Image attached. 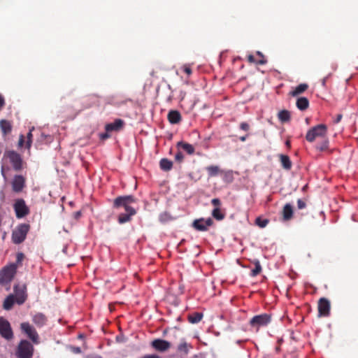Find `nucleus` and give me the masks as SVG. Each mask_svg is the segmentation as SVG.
<instances>
[{"instance_id": "f257e3e1", "label": "nucleus", "mask_w": 358, "mask_h": 358, "mask_svg": "<svg viewBox=\"0 0 358 358\" xmlns=\"http://www.w3.org/2000/svg\"><path fill=\"white\" fill-rule=\"evenodd\" d=\"M136 202V199L132 195L120 196L113 201V207L115 209L124 208V213L119 214L117 221L120 224H124L131 220L132 216L136 214V210L131 206Z\"/></svg>"}, {"instance_id": "f03ea898", "label": "nucleus", "mask_w": 358, "mask_h": 358, "mask_svg": "<svg viewBox=\"0 0 358 358\" xmlns=\"http://www.w3.org/2000/svg\"><path fill=\"white\" fill-rule=\"evenodd\" d=\"M16 273V266L10 264L3 267L0 271V285L10 289V282Z\"/></svg>"}, {"instance_id": "7ed1b4c3", "label": "nucleus", "mask_w": 358, "mask_h": 358, "mask_svg": "<svg viewBox=\"0 0 358 358\" xmlns=\"http://www.w3.org/2000/svg\"><path fill=\"white\" fill-rule=\"evenodd\" d=\"M327 135V127L324 124H318L309 129L306 135L308 142H313L317 138H324Z\"/></svg>"}, {"instance_id": "20e7f679", "label": "nucleus", "mask_w": 358, "mask_h": 358, "mask_svg": "<svg viewBox=\"0 0 358 358\" xmlns=\"http://www.w3.org/2000/svg\"><path fill=\"white\" fill-rule=\"evenodd\" d=\"M30 229V225L27 223H23L17 225L12 233V241L15 244L22 243L27 237V235Z\"/></svg>"}, {"instance_id": "39448f33", "label": "nucleus", "mask_w": 358, "mask_h": 358, "mask_svg": "<svg viewBox=\"0 0 358 358\" xmlns=\"http://www.w3.org/2000/svg\"><path fill=\"white\" fill-rule=\"evenodd\" d=\"M34 347L27 340H22L20 342L17 350V356L18 358H31L33 355Z\"/></svg>"}, {"instance_id": "423d86ee", "label": "nucleus", "mask_w": 358, "mask_h": 358, "mask_svg": "<svg viewBox=\"0 0 358 358\" xmlns=\"http://www.w3.org/2000/svg\"><path fill=\"white\" fill-rule=\"evenodd\" d=\"M271 321V316L269 314L264 313L254 316L250 320V325L257 330L262 327L268 325Z\"/></svg>"}, {"instance_id": "0eeeda50", "label": "nucleus", "mask_w": 358, "mask_h": 358, "mask_svg": "<svg viewBox=\"0 0 358 358\" xmlns=\"http://www.w3.org/2000/svg\"><path fill=\"white\" fill-rule=\"evenodd\" d=\"M20 329L34 344L39 343V336L36 329L29 322L21 323Z\"/></svg>"}, {"instance_id": "6e6552de", "label": "nucleus", "mask_w": 358, "mask_h": 358, "mask_svg": "<svg viewBox=\"0 0 358 358\" xmlns=\"http://www.w3.org/2000/svg\"><path fill=\"white\" fill-rule=\"evenodd\" d=\"M4 157L9 159L14 170L18 171L22 169L23 161L20 154L13 150L7 151L4 153Z\"/></svg>"}, {"instance_id": "1a4fd4ad", "label": "nucleus", "mask_w": 358, "mask_h": 358, "mask_svg": "<svg viewBox=\"0 0 358 358\" xmlns=\"http://www.w3.org/2000/svg\"><path fill=\"white\" fill-rule=\"evenodd\" d=\"M13 208L17 218H22L29 213V209L22 199L16 200Z\"/></svg>"}, {"instance_id": "9d476101", "label": "nucleus", "mask_w": 358, "mask_h": 358, "mask_svg": "<svg viewBox=\"0 0 358 358\" xmlns=\"http://www.w3.org/2000/svg\"><path fill=\"white\" fill-rule=\"evenodd\" d=\"M0 334L6 340H10L13 337V332L9 322L3 317H0Z\"/></svg>"}, {"instance_id": "9b49d317", "label": "nucleus", "mask_w": 358, "mask_h": 358, "mask_svg": "<svg viewBox=\"0 0 358 358\" xmlns=\"http://www.w3.org/2000/svg\"><path fill=\"white\" fill-rule=\"evenodd\" d=\"M213 220L208 217V219L200 218L195 220L192 223V227L197 231H206L208 227L212 226Z\"/></svg>"}, {"instance_id": "f8f14e48", "label": "nucleus", "mask_w": 358, "mask_h": 358, "mask_svg": "<svg viewBox=\"0 0 358 358\" xmlns=\"http://www.w3.org/2000/svg\"><path fill=\"white\" fill-rule=\"evenodd\" d=\"M151 346L158 352H166L171 348V343L157 338L152 341Z\"/></svg>"}, {"instance_id": "ddd939ff", "label": "nucleus", "mask_w": 358, "mask_h": 358, "mask_svg": "<svg viewBox=\"0 0 358 358\" xmlns=\"http://www.w3.org/2000/svg\"><path fill=\"white\" fill-rule=\"evenodd\" d=\"M318 312L320 316H329L330 312V302L326 298H321L318 301Z\"/></svg>"}, {"instance_id": "4468645a", "label": "nucleus", "mask_w": 358, "mask_h": 358, "mask_svg": "<svg viewBox=\"0 0 358 358\" xmlns=\"http://www.w3.org/2000/svg\"><path fill=\"white\" fill-rule=\"evenodd\" d=\"M25 186V178L21 175L14 177L12 182V188L15 192H20Z\"/></svg>"}, {"instance_id": "2eb2a0df", "label": "nucleus", "mask_w": 358, "mask_h": 358, "mask_svg": "<svg viewBox=\"0 0 358 358\" xmlns=\"http://www.w3.org/2000/svg\"><path fill=\"white\" fill-rule=\"evenodd\" d=\"M25 289V286H23V287L22 288H20L17 285H15L14 287V292L15 294V301L19 305L24 303L27 299Z\"/></svg>"}, {"instance_id": "dca6fc26", "label": "nucleus", "mask_w": 358, "mask_h": 358, "mask_svg": "<svg viewBox=\"0 0 358 358\" xmlns=\"http://www.w3.org/2000/svg\"><path fill=\"white\" fill-rule=\"evenodd\" d=\"M124 124V122L122 120L116 119L113 122L107 124L105 126V129L107 132L117 131L122 129Z\"/></svg>"}, {"instance_id": "f3484780", "label": "nucleus", "mask_w": 358, "mask_h": 358, "mask_svg": "<svg viewBox=\"0 0 358 358\" xmlns=\"http://www.w3.org/2000/svg\"><path fill=\"white\" fill-rule=\"evenodd\" d=\"M32 322L38 328L45 326L48 322V317L42 313H37L32 317Z\"/></svg>"}, {"instance_id": "a211bd4d", "label": "nucleus", "mask_w": 358, "mask_h": 358, "mask_svg": "<svg viewBox=\"0 0 358 358\" xmlns=\"http://www.w3.org/2000/svg\"><path fill=\"white\" fill-rule=\"evenodd\" d=\"M293 208L290 203H286L282 210V219L283 221H289L293 217Z\"/></svg>"}, {"instance_id": "6ab92c4d", "label": "nucleus", "mask_w": 358, "mask_h": 358, "mask_svg": "<svg viewBox=\"0 0 358 358\" xmlns=\"http://www.w3.org/2000/svg\"><path fill=\"white\" fill-rule=\"evenodd\" d=\"M308 88V85L306 83L299 84L295 87H292V90L288 93L289 96L296 97L299 96L306 92Z\"/></svg>"}, {"instance_id": "aec40b11", "label": "nucleus", "mask_w": 358, "mask_h": 358, "mask_svg": "<svg viewBox=\"0 0 358 358\" xmlns=\"http://www.w3.org/2000/svg\"><path fill=\"white\" fill-rule=\"evenodd\" d=\"M168 120L171 124H178L182 120V117L179 111L176 110H170L167 115Z\"/></svg>"}, {"instance_id": "412c9836", "label": "nucleus", "mask_w": 358, "mask_h": 358, "mask_svg": "<svg viewBox=\"0 0 358 358\" xmlns=\"http://www.w3.org/2000/svg\"><path fill=\"white\" fill-rule=\"evenodd\" d=\"M177 148L179 149H182L185 152H186L188 155H192L194 153V148L192 145L184 142L179 141L177 143Z\"/></svg>"}, {"instance_id": "4be33fe9", "label": "nucleus", "mask_w": 358, "mask_h": 358, "mask_svg": "<svg viewBox=\"0 0 358 358\" xmlns=\"http://www.w3.org/2000/svg\"><path fill=\"white\" fill-rule=\"evenodd\" d=\"M296 107L300 110H306L309 107V101L306 97H299L296 102Z\"/></svg>"}, {"instance_id": "5701e85b", "label": "nucleus", "mask_w": 358, "mask_h": 358, "mask_svg": "<svg viewBox=\"0 0 358 358\" xmlns=\"http://www.w3.org/2000/svg\"><path fill=\"white\" fill-rule=\"evenodd\" d=\"M0 127L3 136H6L10 134L12 130V125L10 122L6 120H2L0 121Z\"/></svg>"}, {"instance_id": "b1692460", "label": "nucleus", "mask_w": 358, "mask_h": 358, "mask_svg": "<svg viewBox=\"0 0 358 358\" xmlns=\"http://www.w3.org/2000/svg\"><path fill=\"white\" fill-rule=\"evenodd\" d=\"M159 167L164 171H169L173 168V162L166 158H162L159 161Z\"/></svg>"}, {"instance_id": "393cba45", "label": "nucleus", "mask_w": 358, "mask_h": 358, "mask_svg": "<svg viewBox=\"0 0 358 358\" xmlns=\"http://www.w3.org/2000/svg\"><path fill=\"white\" fill-rule=\"evenodd\" d=\"M281 165L283 169L286 170H290L292 166V162L289 157L285 155H280L279 156Z\"/></svg>"}, {"instance_id": "a878e982", "label": "nucleus", "mask_w": 358, "mask_h": 358, "mask_svg": "<svg viewBox=\"0 0 358 358\" xmlns=\"http://www.w3.org/2000/svg\"><path fill=\"white\" fill-rule=\"evenodd\" d=\"M329 138L327 135L324 138H322V141L320 143H319L316 145L315 148H316V150H317L320 152L326 151L329 149Z\"/></svg>"}, {"instance_id": "bb28decb", "label": "nucleus", "mask_w": 358, "mask_h": 358, "mask_svg": "<svg viewBox=\"0 0 358 358\" xmlns=\"http://www.w3.org/2000/svg\"><path fill=\"white\" fill-rule=\"evenodd\" d=\"M209 177H215L222 172L218 166H209L206 168Z\"/></svg>"}, {"instance_id": "cd10ccee", "label": "nucleus", "mask_w": 358, "mask_h": 358, "mask_svg": "<svg viewBox=\"0 0 358 358\" xmlns=\"http://www.w3.org/2000/svg\"><path fill=\"white\" fill-rule=\"evenodd\" d=\"M203 318V314L199 312H194L188 315V321L192 324L198 323Z\"/></svg>"}, {"instance_id": "c85d7f7f", "label": "nucleus", "mask_w": 358, "mask_h": 358, "mask_svg": "<svg viewBox=\"0 0 358 358\" xmlns=\"http://www.w3.org/2000/svg\"><path fill=\"white\" fill-rule=\"evenodd\" d=\"M14 303H15L14 296L13 294H10L5 299V300L3 301V307L5 310H10L13 308Z\"/></svg>"}, {"instance_id": "c756f323", "label": "nucleus", "mask_w": 358, "mask_h": 358, "mask_svg": "<svg viewBox=\"0 0 358 358\" xmlns=\"http://www.w3.org/2000/svg\"><path fill=\"white\" fill-rule=\"evenodd\" d=\"M278 117L282 122H288L290 120V113L287 110H282L278 113Z\"/></svg>"}, {"instance_id": "7c9ffc66", "label": "nucleus", "mask_w": 358, "mask_h": 358, "mask_svg": "<svg viewBox=\"0 0 358 358\" xmlns=\"http://www.w3.org/2000/svg\"><path fill=\"white\" fill-rule=\"evenodd\" d=\"M255 268L251 271L250 275L252 277L257 276L262 272V266L259 260L254 261Z\"/></svg>"}, {"instance_id": "2f4dec72", "label": "nucleus", "mask_w": 358, "mask_h": 358, "mask_svg": "<svg viewBox=\"0 0 358 358\" xmlns=\"http://www.w3.org/2000/svg\"><path fill=\"white\" fill-rule=\"evenodd\" d=\"M213 217L217 220H222L224 218V214L222 213L220 208H215L212 211Z\"/></svg>"}, {"instance_id": "473e14b6", "label": "nucleus", "mask_w": 358, "mask_h": 358, "mask_svg": "<svg viewBox=\"0 0 358 358\" xmlns=\"http://www.w3.org/2000/svg\"><path fill=\"white\" fill-rule=\"evenodd\" d=\"M189 347L190 345H189L186 342L183 341L178 345V351L179 352L187 355L188 353Z\"/></svg>"}, {"instance_id": "72a5a7b5", "label": "nucleus", "mask_w": 358, "mask_h": 358, "mask_svg": "<svg viewBox=\"0 0 358 358\" xmlns=\"http://www.w3.org/2000/svg\"><path fill=\"white\" fill-rule=\"evenodd\" d=\"M269 221L267 219H262L260 217H258L255 220V224L261 228L265 227Z\"/></svg>"}, {"instance_id": "f704fd0d", "label": "nucleus", "mask_w": 358, "mask_h": 358, "mask_svg": "<svg viewBox=\"0 0 358 358\" xmlns=\"http://www.w3.org/2000/svg\"><path fill=\"white\" fill-rule=\"evenodd\" d=\"M34 128L33 127L31 129L29 130V133L27 134V143H26V147L27 149H30L31 146V143H32V130H34Z\"/></svg>"}, {"instance_id": "c9c22d12", "label": "nucleus", "mask_w": 358, "mask_h": 358, "mask_svg": "<svg viewBox=\"0 0 358 358\" xmlns=\"http://www.w3.org/2000/svg\"><path fill=\"white\" fill-rule=\"evenodd\" d=\"M257 55L259 56V59L257 61V64H264L266 63V60L264 59L263 54L260 52H257Z\"/></svg>"}, {"instance_id": "e433bc0d", "label": "nucleus", "mask_w": 358, "mask_h": 358, "mask_svg": "<svg viewBox=\"0 0 358 358\" xmlns=\"http://www.w3.org/2000/svg\"><path fill=\"white\" fill-rule=\"evenodd\" d=\"M183 159H184L183 154L180 151H178L175 156L176 161L179 163H181L183 161Z\"/></svg>"}, {"instance_id": "4c0bfd02", "label": "nucleus", "mask_w": 358, "mask_h": 358, "mask_svg": "<svg viewBox=\"0 0 358 358\" xmlns=\"http://www.w3.org/2000/svg\"><path fill=\"white\" fill-rule=\"evenodd\" d=\"M306 203L304 201L300 199L297 200V207L299 209H303L306 208Z\"/></svg>"}, {"instance_id": "58836bf2", "label": "nucleus", "mask_w": 358, "mask_h": 358, "mask_svg": "<svg viewBox=\"0 0 358 358\" xmlns=\"http://www.w3.org/2000/svg\"><path fill=\"white\" fill-rule=\"evenodd\" d=\"M240 129L245 131H248L250 129V125L247 122H241L240 124Z\"/></svg>"}, {"instance_id": "ea45409f", "label": "nucleus", "mask_w": 358, "mask_h": 358, "mask_svg": "<svg viewBox=\"0 0 358 358\" xmlns=\"http://www.w3.org/2000/svg\"><path fill=\"white\" fill-rule=\"evenodd\" d=\"M182 71L187 73L188 76H189L192 73V69L189 65H184L182 66Z\"/></svg>"}, {"instance_id": "a19ab883", "label": "nucleus", "mask_w": 358, "mask_h": 358, "mask_svg": "<svg viewBox=\"0 0 358 358\" xmlns=\"http://www.w3.org/2000/svg\"><path fill=\"white\" fill-rule=\"evenodd\" d=\"M211 203L216 208H219V206L221 205V201L219 199L215 198L212 199Z\"/></svg>"}, {"instance_id": "79ce46f5", "label": "nucleus", "mask_w": 358, "mask_h": 358, "mask_svg": "<svg viewBox=\"0 0 358 358\" xmlns=\"http://www.w3.org/2000/svg\"><path fill=\"white\" fill-rule=\"evenodd\" d=\"M5 104L4 97L0 94V110L3 108Z\"/></svg>"}, {"instance_id": "37998d69", "label": "nucleus", "mask_w": 358, "mask_h": 358, "mask_svg": "<svg viewBox=\"0 0 358 358\" xmlns=\"http://www.w3.org/2000/svg\"><path fill=\"white\" fill-rule=\"evenodd\" d=\"M24 142V137L23 135L20 136L19 141H18V146L22 147Z\"/></svg>"}, {"instance_id": "c03bdc74", "label": "nucleus", "mask_w": 358, "mask_h": 358, "mask_svg": "<svg viewBox=\"0 0 358 358\" xmlns=\"http://www.w3.org/2000/svg\"><path fill=\"white\" fill-rule=\"evenodd\" d=\"M109 137H110V135L108 134V132H107L106 131L105 133H103V134H100V138L102 139V140L107 139Z\"/></svg>"}, {"instance_id": "a18cd8bd", "label": "nucleus", "mask_w": 358, "mask_h": 358, "mask_svg": "<svg viewBox=\"0 0 358 358\" xmlns=\"http://www.w3.org/2000/svg\"><path fill=\"white\" fill-rule=\"evenodd\" d=\"M248 60L249 62L250 63H256L257 64V61L255 59V57L252 55H250L248 57Z\"/></svg>"}, {"instance_id": "49530a36", "label": "nucleus", "mask_w": 358, "mask_h": 358, "mask_svg": "<svg viewBox=\"0 0 358 358\" xmlns=\"http://www.w3.org/2000/svg\"><path fill=\"white\" fill-rule=\"evenodd\" d=\"M342 117H343V115L341 114L337 115L336 118L334 120V122L335 124L338 123L341 120Z\"/></svg>"}, {"instance_id": "de8ad7c7", "label": "nucleus", "mask_w": 358, "mask_h": 358, "mask_svg": "<svg viewBox=\"0 0 358 358\" xmlns=\"http://www.w3.org/2000/svg\"><path fill=\"white\" fill-rule=\"evenodd\" d=\"M141 358H160V357L157 355H145Z\"/></svg>"}, {"instance_id": "09e8293b", "label": "nucleus", "mask_w": 358, "mask_h": 358, "mask_svg": "<svg viewBox=\"0 0 358 358\" xmlns=\"http://www.w3.org/2000/svg\"><path fill=\"white\" fill-rule=\"evenodd\" d=\"M23 257H24V255L22 253H18L17 257V261L18 262L21 261V259L23 258Z\"/></svg>"}, {"instance_id": "8fccbe9b", "label": "nucleus", "mask_w": 358, "mask_h": 358, "mask_svg": "<svg viewBox=\"0 0 358 358\" xmlns=\"http://www.w3.org/2000/svg\"><path fill=\"white\" fill-rule=\"evenodd\" d=\"M248 136V134H246L245 136H241V137L239 138V139H240L242 142H244V141L247 139Z\"/></svg>"}, {"instance_id": "3c124183", "label": "nucleus", "mask_w": 358, "mask_h": 358, "mask_svg": "<svg viewBox=\"0 0 358 358\" xmlns=\"http://www.w3.org/2000/svg\"><path fill=\"white\" fill-rule=\"evenodd\" d=\"M80 214H81V213H80V212L77 211V212H76V213H74V216H75V217H76V219H78V218L80 216Z\"/></svg>"}, {"instance_id": "603ef678", "label": "nucleus", "mask_w": 358, "mask_h": 358, "mask_svg": "<svg viewBox=\"0 0 358 358\" xmlns=\"http://www.w3.org/2000/svg\"><path fill=\"white\" fill-rule=\"evenodd\" d=\"M226 177H229L231 178H232L231 173L229 172L228 173L226 174Z\"/></svg>"}, {"instance_id": "864d4df0", "label": "nucleus", "mask_w": 358, "mask_h": 358, "mask_svg": "<svg viewBox=\"0 0 358 358\" xmlns=\"http://www.w3.org/2000/svg\"><path fill=\"white\" fill-rule=\"evenodd\" d=\"M326 84V78L322 79V85L324 86Z\"/></svg>"}, {"instance_id": "5fc2aeb1", "label": "nucleus", "mask_w": 358, "mask_h": 358, "mask_svg": "<svg viewBox=\"0 0 358 358\" xmlns=\"http://www.w3.org/2000/svg\"><path fill=\"white\" fill-rule=\"evenodd\" d=\"M286 145H287V146H289V145H290V143H289V141H286Z\"/></svg>"}, {"instance_id": "6e6d98bb", "label": "nucleus", "mask_w": 358, "mask_h": 358, "mask_svg": "<svg viewBox=\"0 0 358 358\" xmlns=\"http://www.w3.org/2000/svg\"><path fill=\"white\" fill-rule=\"evenodd\" d=\"M76 351L79 352L80 351V348L76 349Z\"/></svg>"}, {"instance_id": "4d7b16f0", "label": "nucleus", "mask_w": 358, "mask_h": 358, "mask_svg": "<svg viewBox=\"0 0 358 358\" xmlns=\"http://www.w3.org/2000/svg\"><path fill=\"white\" fill-rule=\"evenodd\" d=\"M98 358H101V357H98Z\"/></svg>"}]
</instances>
